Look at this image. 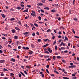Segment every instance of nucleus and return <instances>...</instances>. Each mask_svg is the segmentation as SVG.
I'll list each match as a JSON object with an SVG mask.
<instances>
[{
	"label": "nucleus",
	"mask_w": 79,
	"mask_h": 79,
	"mask_svg": "<svg viewBox=\"0 0 79 79\" xmlns=\"http://www.w3.org/2000/svg\"><path fill=\"white\" fill-rule=\"evenodd\" d=\"M47 50L49 52V53H52V50L50 49V48H47Z\"/></svg>",
	"instance_id": "obj_1"
},
{
	"label": "nucleus",
	"mask_w": 79,
	"mask_h": 79,
	"mask_svg": "<svg viewBox=\"0 0 79 79\" xmlns=\"http://www.w3.org/2000/svg\"><path fill=\"white\" fill-rule=\"evenodd\" d=\"M43 5H44V4L41 2H40L37 4V5H38V6H42Z\"/></svg>",
	"instance_id": "obj_2"
},
{
	"label": "nucleus",
	"mask_w": 79,
	"mask_h": 79,
	"mask_svg": "<svg viewBox=\"0 0 79 79\" xmlns=\"http://www.w3.org/2000/svg\"><path fill=\"white\" fill-rule=\"evenodd\" d=\"M10 61H13V62L15 63V59L12 58L11 59Z\"/></svg>",
	"instance_id": "obj_3"
},
{
	"label": "nucleus",
	"mask_w": 79,
	"mask_h": 79,
	"mask_svg": "<svg viewBox=\"0 0 79 79\" xmlns=\"http://www.w3.org/2000/svg\"><path fill=\"white\" fill-rule=\"evenodd\" d=\"M48 44H46L45 45L43 46H42V47L43 48H45V47H47V46H48Z\"/></svg>",
	"instance_id": "obj_4"
},
{
	"label": "nucleus",
	"mask_w": 79,
	"mask_h": 79,
	"mask_svg": "<svg viewBox=\"0 0 79 79\" xmlns=\"http://www.w3.org/2000/svg\"><path fill=\"white\" fill-rule=\"evenodd\" d=\"M5 60H0V63H4V62H5Z\"/></svg>",
	"instance_id": "obj_5"
},
{
	"label": "nucleus",
	"mask_w": 79,
	"mask_h": 79,
	"mask_svg": "<svg viewBox=\"0 0 79 79\" xmlns=\"http://www.w3.org/2000/svg\"><path fill=\"white\" fill-rule=\"evenodd\" d=\"M64 38H65L64 41H66V40H67V41L68 40V37H67L66 36H65Z\"/></svg>",
	"instance_id": "obj_6"
},
{
	"label": "nucleus",
	"mask_w": 79,
	"mask_h": 79,
	"mask_svg": "<svg viewBox=\"0 0 79 79\" xmlns=\"http://www.w3.org/2000/svg\"><path fill=\"white\" fill-rule=\"evenodd\" d=\"M14 39L15 40H17L18 39V36L15 35L14 36Z\"/></svg>",
	"instance_id": "obj_7"
},
{
	"label": "nucleus",
	"mask_w": 79,
	"mask_h": 79,
	"mask_svg": "<svg viewBox=\"0 0 79 79\" xmlns=\"http://www.w3.org/2000/svg\"><path fill=\"white\" fill-rule=\"evenodd\" d=\"M15 29L17 31H20V29L18 27H15Z\"/></svg>",
	"instance_id": "obj_8"
},
{
	"label": "nucleus",
	"mask_w": 79,
	"mask_h": 79,
	"mask_svg": "<svg viewBox=\"0 0 79 79\" xmlns=\"http://www.w3.org/2000/svg\"><path fill=\"white\" fill-rule=\"evenodd\" d=\"M28 53L29 55H32L33 53V52L32 51H30L28 52Z\"/></svg>",
	"instance_id": "obj_9"
},
{
	"label": "nucleus",
	"mask_w": 79,
	"mask_h": 79,
	"mask_svg": "<svg viewBox=\"0 0 79 79\" xmlns=\"http://www.w3.org/2000/svg\"><path fill=\"white\" fill-rule=\"evenodd\" d=\"M3 71L4 72H5V71H8V70H7V69H5V68H4Z\"/></svg>",
	"instance_id": "obj_10"
},
{
	"label": "nucleus",
	"mask_w": 79,
	"mask_h": 79,
	"mask_svg": "<svg viewBox=\"0 0 79 79\" xmlns=\"http://www.w3.org/2000/svg\"><path fill=\"white\" fill-rule=\"evenodd\" d=\"M1 15L3 18H5V15L4 14H2Z\"/></svg>",
	"instance_id": "obj_11"
},
{
	"label": "nucleus",
	"mask_w": 79,
	"mask_h": 79,
	"mask_svg": "<svg viewBox=\"0 0 79 79\" xmlns=\"http://www.w3.org/2000/svg\"><path fill=\"white\" fill-rule=\"evenodd\" d=\"M31 15L32 16H33V17H34V16H35V14H34L32 13H31Z\"/></svg>",
	"instance_id": "obj_12"
},
{
	"label": "nucleus",
	"mask_w": 79,
	"mask_h": 79,
	"mask_svg": "<svg viewBox=\"0 0 79 79\" xmlns=\"http://www.w3.org/2000/svg\"><path fill=\"white\" fill-rule=\"evenodd\" d=\"M44 9L45 10H49V9H50V8H49V7H44Z\"/></svg>",
	"instance_id": "obj_13"
},
{
	"label": "nucleus",
	"mask_w": 79,
	"mask_h": 79,
	"mask_svg": "<svg viewBox=\"0 0 79 79\" xmlns=\"http://www.w3.org/2000/svg\"><path fill=\"white\" fill-rule=\"evenodd\" d=\"M45 0H41V2L44 3H45Z\"/></svg>",
	"instance_id": "obj_14"
},
{
	"label": "nucleus",
	"mask_w": 79,
	"mask_h": 79,
	"mask_svg": "<svg viewBox=\"0 0 79 79\" xmlns=\"http://www.w3.org/2000/svg\"><path fill=\"white\" fill-rule=\"evenodd\" d=\"M20 73L21 74H22L23 76H25V75H24V74L23 73V72H21Z\"/></svg>",
	"instance_id": "obj_15"
},
{
	"label": "nucleus",
	"mask_w": 79,
	"mask_h": 79,
	"mask_svg": "<svg viewBox=\"0 0 79 79\" xmlns=\"http://www.w3.org/2000/svg\"><path fill=\"white\" fill-rule=\"evenodd\" d=\"M11 31H12V33H15V30L14 29L12 30Z\"/></svg>",
	"instance_id": "obj_16"
},
{
	"label": "nucleus",
	"mask_w": 79,
	"mask_h": 79,
	"mask_svg": "<svg viewBox=\"0 0 79 79\" xmlns=\"http://www.w3.org/2000/svg\"><path fill=\"white\" fill-rule=\"evenodd\" d=\"M43 40L44 42H47L48 40V39H44Z\"/></svg>",
	"instance_id": "obj_17"
},
{
	"label": "nucleus",
	"mask_w": 79,
	"mask_h": 79,
	"mask_svg": "<svg viewBox=\"0 0 79 79\" xmlns=\"http://www.w3.org/2000/svg\"><path fill=\"white\" fill-rule=\"evenodd\" d=\"M29 32H26L25 33H23V34L24 35H26V34H29Z\"/></svg>",
	"instance_id": "obj_18"
},
{
	"label": "nucleus",
	"mask_w": 79,
	"mask_h": 79,
	"mask_svg": "<svg viewBox=\"0 0 79 79\" xmlns=\"http://www.w3.org/2000/svg\"><path fill=\"white\" fill-rule=\"evenodd\" d=\"M16 9L17 10H20V9H21V7L19 6V7H17Z\"/></svg>",
	"instance_id": "obj_19"
},
{
	"label": "nucleus",
	"mask_w": 79,
	"mask_h": 79,
	"mask_svg": "<svg viewBox=\"0 0 79 79\" xmlns=\"http://www.w3.org/2000/svg\"><path fill=\"white\" fill-rule=\"evenodd\" d=\"M31 47L32 48H34V45L32 44H31Z\"/></svg>",
	"instance_id": "obj_20"
},
{
	"label": "nucleus",
	"mask_w": 79,
	"mask_h": 79,
	"mask_svg": "<svg viewBox=\"0 0 79 79\" xmlns=\"http://www.w3.org/2000/svg\"><path fill=\"white\" fill-rule=\"evenodd\" d=\"M62 63H66V61H65L64 60H62Z\"/></svg>",
	"instance_id": "obj_21"
},
{
	"label": "nucleus",
	"mask_w": 79,
	"mask_h": 79,
	"mask_svg": "<svg viewBox=\"0 0 79 79\" xmlns=\"http://www.w3.org/2000/svg\"><path fill=\"white\" fill-rule=\"evenodd\" d=\"M51 31V30H50V29H48L47 30L46 32H50Z\"/></svg>",
	"instance_id": "obj_22"
},
{
	"label": "nucleus",
	"mask_w": 79,
	"mask_h": 79,
	"mask_svg": "<svg viewBox=\"0 0 79 79\" xmlns=\"http://www.w3.org/2000/svg\"><path fill=\"white\" fill-rule=\"evenodd\" d=\"M54 73H56V74H59V73L57 72V71L56 70H54Z\"/></svg>",
	"instance_id": "obj_23"
},
{
	"label": "nucleus",
	"mask_w": 79,
	"mask_h": 79,
	"mask_svg": "<svg viewBox=\"0 0 79 79\" xmlns=\"http://www.w3.org/2000/svg\"><path fill=\"white\" fill-rule=\"evenodd\" d=\"M54 5H55V6H56L57 7H58V6H59L58 5V4H55Z\"/></svg>",
	"instance_id": "obj_24"
},
{
	"label": "nucleus",
	"mask_w": 79,
	"mask_h": 79,
	"mask_svg": "<svg viewBox=\"0 0 79 79\" xmlns=\"http://www.w3.org/2000/svg\"><path fill=\"white\" fill-rule=\"evenodd\" d=\"M15 18H12L10 19V21H14L15 20Z\"/></svg>",
	"instance_id": "obj_25"
},
{
	"label": "nucleus",
	"mask_w": 79,
	"mask_h": 79,
	"mask_svg": "<svg viewBox=\"0 0 79 79\" xmlns=\"http://www.w3.org/2000/svg\"><path fill=\"white\" fill-rule=\"evenodd\" d=\"M56 40H55L53 42V45H55V44H56Z\"/></svg>",
	"instance_id": "obj_26"
},
{
	"label": "nucleus",
	"mask_w": 79,
	"mask_h": 79,
	"mask_svg": "<svg viewBox=\"0 0 79 79\" xmlns=\"http://www.w3.org/2000/svg\"><path fill=\"white\" fill-rule=\"evenodd\" d=\"M34 25L36 27H38V25H37V24L36 23H35L34 24Z\"/></svg>",
	"instance_id": "obj_27"
},
{
	"label": "nucleus",
	"mask_w": 79,
	"mask_h": 79,
	"mask_svg": "<svg viewBox=\"0 0 79 79\" xmlns=\"http://www.w3.org/2000/svg\"><path fill=\"white\" fill-rule=\"evenodd\" d=\"M63 79H69V78L67 77H63Z\"/></svg>",
	"instance_id": "obj_28"
},
{
	"label": "nucleus",
	"mask_w": 79,
	"mask_h": 79,
	"mask_svg": "<svg viewBox=\"0 0 79 79\" xmlns=\"http://www.w3.org/2000/svg\"><path fill=\"white\" fill-rule=\"evenodd\" d=\"M61 58V57L60 56H57V58L58 59Z\"/></svg>",
	"instance_id": "obj_29"
},
{
	"label": "nucleus",
	"mask_w": 79,
	"mask_h": 79,
	"mask_svg": "<svg viewBox=\"0 0 79 79\" xmlns=\"http://www.w3.org/2000/svg\"><path fill=\"white\" fill-rule=\"evenodd\" d=\"M32 13L33 14H34V15H35V11L34 10H32Z\"/></svg>",
	"instance_id": "obj_30"
},
{
	"label": "nucleus",
	"mask_w": 79,
	"mask_h": 79,
	"mask_svg": "<svg viewBox=\"0 0 79 79\" xmlns=\"http://www.w3.org/2000/svg\"><path fill=\"white\" fill-rule=\"evenodd\" d=\"M44 53H47L48 54H49V52H48V51H45L44 52Z\"/></svg>",
	"instance_id": "obj_31"
},
{
	"label": "nucleus",
	"mask_w": 79,
	"mask_h": 79,
	"mask_svg": "<svg viewBox=\"0 0 79 79\" xmlns=\"http://www.w3.org/2000/svg\"><path fill=\"white\" fill-rule=\"evenodd\" d=\"M22 47L21 46H19L18 47V48L19 49H21V48Z\"/></svg>",
	"instance_id": "obj_32"
},
{
	"label": "nucleus",
	"mask_w": 79,
	"mask_h": 79,
	"mask_svg": "<svg viewBox=\"0 0 79 79\" xmlns=\"http://www.w3.org/2000/svg\"><path fill=\"white\" fill-rule=\"evenodd\" d=\"M46 71L47 73H48V74H49V72L48 71V69H46Z\"/></svg>",
	"instance_id": "obj_33"
},
{
	"label": "nucleus",
	"mask_w": 79,
	"mask_h": 79,
	"mask_svg": "<svg viewBox=\"0 0 79 79\" xmlns=\"http://www.w3.org/2000/svg\"><path fill=\"white\" fill-rule=\"evenodd\" d=\"M24 73L25 74H26L27 75V72L26 71V70L24 71Z\"/></svg>",
	"instance_id": "obj_34"
},
{
	"label": "nucleus",
	"mask_w": 79,
	"mask_h": 79,
	"mask_svg": "<svg viewBox=\"0 0 79 79\" xmlns=\"http://www.w3.org/2000/svg\"><path fill=\"white\" fill-rule=\"evenodd\" d=\"M73 19L74 20V21H77V18H74Z\"/></svg>",
	"instance_id": "obj_35"
},
{
	"label": "nucleus",
	"mask_w": 79,
	"mask_h": 79,
	"mask_svg": "<svg viewBox=\"0 0 79 79\" xmlns=\"http://www.w3.org/2000/svg\"><path fill=\"white\" fill-rule=\"evenodd\" d=\"M49 56H45L44 57L45 58H48L49 57Z\"/></svg>",
	"instance_id": "obj_36"
},
{
	"label": "nucleus",
	"mask_w": 79,
	"mask_h": 79,
	"mask_svg": "<svg viewBox=\"0 0 79 79\" xmlns=\"http://www.w3.org/2000/svg\"><path fill=\"white\" fill-rule=\"evenodd\" d=\"M32 30H35V27H33L32 28Z\"/></svg>",
	"instance_id": "obj_37"
},
{
	"label": "nucleus",
	"mask_w": 79,
	"mask_h": 79,
	"mask_svg": "<svg viewBox=\"0 0 79 79\" xmlns=\"http://www.w3.org/2000/svg\"><path fill=\"white\" fill-rule=\"evenodd\" d=\"M19 77H21V73H19Z\"/></svg>",
	"instance_id": "obj_38"
},
{
	"label": "nucleus",
	"mask_w": 79,
	"mask_h": 79,
	"mask_svg": "<svg viewBox=\"0 0 79 79\" xmlns=\"http://www.w3.org/2000/svg\"><path fill=\"white\" fill-rule=\"evenodd\" d=\"M50 60H51V59H50V58H48V59L46 60V61H50Z\"/></svg>",
	"instance_id": "obj_39"
},
{
	"label": "nucleus",
	"mask_w": 79,
	"mask_h": 79,
	"mask_svg": "<svg viewBox=\"0 0 79 79\" xmlns=\"http://www.w3.org/2000/svg\"><path fill=\"white\" fill-rule=\"evenodd\" d=\"M71 10H70L69 11V15H71Z\"/></svg>",
	"instance_id": "obj_40"
},
{
	"label": "nucleus",
	"mask_w": 79,
	"mask_h": 79,
	"mask_svg": "<svg viewBox=\"0 0 79 79\" xmlns=\"http://www.w3.org/2000/svg\"><path fill=\"white\" fill-rule=\"evenodd\" d=\"M72 32L74 34H75L76 33V32H75V31H74V30H73V29H72Z\"/></svg>",
	"instance_id": "obj_41"
},
{
	"label": "nucleus",
	"mask_w": 79,
	"mask_h": 79,
	"mask_svg": "<svg viewBox=\"0 0 79 79\" xmlns=\"http://www.w3.org/2000/svg\"><path fill=\"white\" fill-rule=\"evenodd\" d=\"M29 48L28 47H26L25 48V50H29Z\"/></svg>",
	"instance_id": "obj_42"
},
{
	"label": "nucleus",
	"mask_w": 79,
	"mask_h": 79,
	"mask_svg": "<svg viewBox=\"0 0 79 79\" xmlns=\"http://www.w3.org/2000/svg\"><path fill=\"white\" fill-rule=\"evenodd\" d=\"M26 67V68H28V69H30V67L28 65H27Z\"/></svg>",
	"instance_id": "obj_43"
},
{
	"label": "nucleus",
	"mask_w": 79,
	"mask_h": 79,
	"mask_svg": "<svg viewBox=\"0 0 79 79\" xmlns=\"http://www.w3.org/2000/svg\"><path fill=\"white\" fill-rule=\"evenodd\" d=\"M23 13L24 12H28V10H24L23 11Z\"/></svg>",
	"instance_id": "obj_44"
},
{
	"label": "nucleus",
	"mask_w": 79,
	"mask_h": 79,
	"mask_svg": "<svg viewBox=\"0 0 79 79\" xmlns=\"http://www.w3.org/2000/svg\"><path fill=\"white\" fill-rule=\"evenodd\" d=\"M46 68L47 69H48V68H49V65H46Z\"/></svg>",
	"instance_id": "obj_45"
},
{
	"label": "nucleus",
	"mask_w": 79,
	"mask_h": 79,
	"mask_svg": "<svg viewBox=\"0 0 79 79\" xmlns=\"http://www.w3.org/2000/svg\"><path fill=\"white\" fill-rule=\"evenodd\" d=\"M55 11V10H52L51 12H52L53 13H55L56 12Z\"/></svg>",
	"instance_id": "obj_46"
},
{
	"label": "nucleus",
	"mask_w": 79,
	"mask_h": 79,
	"mask_svg": "<svg viewBox=\"0 0 79 79\" xmlns=\"http://www.w3.org/2000/svg\"><path fill=\"white\" fill-rule=\"evenodd\" d=\"M38 19H39L40 20H41V17H40V16H39L38 17Z\"/></svg>",
	"instance_id": "obj_47"
},
{
	"label": "nucleus",
	"mask_w": 79,
	"mask_h": 79,
	"mask_svg": "<svg viewBox=\"0 0 79 79\" xmlns=\"http://www.w3.org/2000/svg\"><path fill=\"white\" fill-rule=\"evenodd\" d=\"M75 38H77V39H79V36H75Z\"/></svg>",
	"instance_id": "obj_48"
},
{
	"label": "nucleus",
	"mask_w": 79,
	"mask_h": 79,
	"mask_svg": "<svg viewBox=\"0 0 79 79\" xmlns=\"http://www.w3.org/2000/svg\"><path fill=\"white\" fill-rule=\"evenodd\" d=\"M32 35L33 36H35V33H33L32 34Z\"/></svg>",
	"instance_id": "obj_49"
},
{
	"label": "nucleus",
	"mask_w": 79,
	"mask_h": 79,
	"mask_svg": "<svg viewBox=\"0 0 79 79\" xmlns=\"http://www.w3.org/2000/svg\"><path fill=\"white\" fill-rule=\"evenodd\" d=\"M57 46H55V50H57Z\"/></svg>",
	"instance_id": "obj_50"
},
{
	"label": "nucleus",
	"mask_w": 79,
	"mask_h": 79,
	"mask_svg": "<svg viewBox=\"0 0 79 79\" xmlns=\"http://www.w3.org/2000/svg\"><path fill=\"white\" fill-rule=\"evenodd\" d=\"M56 58V56H53V60H55Z\"/></svg>",
	"instance_id": "obj_51"
},
{
	"label": "nucleus",
	"mask_w": 79,
	"mask_h": 79,
	"mask_svg": "<svg viewBox=\"0 0 79 79\" xmlns=\"http://www.w3.org/2000/svg\"><path fill=\"white\" fill-rule=\"evenodd\" d=\"M73 62L74 63V64H78L77 63V62H75L74 61Z\"/></svg>",
	"instance_id": "obj_52"
},
{
	"label": "nucleus",
	"mask_w": 79,
	"mask_h": 79,
	"mask_svg": "<svg viewBox=\"0 0 79 79\" xmlns=\"http://www.w3.org/2000/svg\"><path fill=\"white\" fill-rule=\"evenodd\" d=\"M27 7L28 8H31V5H27Z\"/></svg>",
	"instance_id": "obj_53"
},
{
	"label": "nucleus",
	"mask_w": 79,
	"mask_h": 79,
	"mask_svg": "<svg viewBox=\"0 0 79 79\" xmlns=\"http://www.w3.org/2000/svg\"><path fill=\"white\" fill-rule=\"evenodd\" d=\"M22 48H23V50H26V48H25V47H23Z\"/></svg>",
	"instance_id": "obj_54"
},
{
	"label": "nucleus",
	"mask_w": 79,
	"mask_h": 79,
	"mask_svg": "<svg viewBox=\"0 0 79 79\" xmlns=\"http://www.w3.org/2000/svg\"><path fill=\"white\" fill-rule=\"evenodd\" d=\"M10 76L11 75V76H13V75H14V74L11 73H10Z\"/></svg>",
	"instance_id": "obj_55"
},
{
	"label": "nucleus",
	"mask_w": 79,
	"mask_h": 79,
	"mask_svg": "<svg viewBox=\"0 0 79 79\" xmlns=\"http://www.w3.org/2000/svg\"><path fill=\"white\" fill-rule=\"evenodd\" d=\"M59 34V35H60V34H61V31H59V33H58Z\"/></svg>",
	"instance_id": "obj_56"
},
{
	"label": "nucleus",
	"mask_w": 79,
	"mask_h": 79,
	"mask_svg": "<svg viewBox=\"0 0 79 79\" xmlns=\"http://www.w3.org/2000/svg\"><path fill=\"white\" fill-rule=\"evenodd\" d=\"M38 42H41V40H40V39H39L38 40Z\"/></svg>",
	"instance_id": "obj_57"
},
{
	"label": "nucleus",
	"mask_w": 79,
	"mask_h": 79,
	"mask_svg": "<svg viewBox=\"0 0 79 79\" xmlns=\"http://www.w3.org/2000/svg\"><path fill=\"white\" fill-rule=\"evenodd\" d=\"M50 75L51 76H55V75H54V74H50Z\"/></svg>",
	"instance_id": "obj_58"
},
{
	"label": "nucleus",
	"mask_w": 79,
	"mask_h": 79,
	"mask_svg": "<svg viewBox=\"0 0 79 79\" xmlns=\"http://www.w3.org/2000/svg\"><path fill=\"white\" fill-rule=\"evenodd\" d=\"M64 48H65L64 47H61V49H62V50H64Z\"/></svg>",
	"instance_id": "obj_59"
},
{
	"label": "nucleus",
	"mask_w": 79,
	"mask_h": 79,
	"mask_svg": "<svg viewBox=\"0 0 79 79\" xmlns=\"http://www.w3.org/2000/svg\"><path fill=\"white\" fill-rule=\"evenodd\" d=\"M1 76H4V74L3 73H1Z\"/></svg>",
	"instance_id": "obj_60"
},
{
	"label": "nucleus",
	"mask_w": 79,
	"mask_h": 79,
	"mask_svg": "<svg viewBox=\"0 0 79 79\" xmlns=\"http://www.w3.org/2000/svg\"><path fill=\"white\" fill-rule=\"evenodd\" d=\"M44 21H48V20H47V19H44Z\"/></svg>",
	"instance_id": "obj_61"
},
{
	"label": "nucleus",
	"mask_w": 79,
	"mask_h": 79,
	"mask_svg": "<svg viewBox=\"0 0 79 79\" xmlns=\"http://www.w3.org/2000/svg\"><path fill=\"white\" fill-rule=\"evenodd\" d=\"M41 76L42 77H44V74H42Z\"/></svg>",
	"instance_id": "obj_62"
},
{
	"label": "nucleus",
	"mask_w": 79,
	"mask_h": 79,
	"mask_svg": "<svg viewBox=\"0 0 79 79\" xmlns=\"http://www.w3.org/2000/svg\"><path fill=\"white\" fill-rule=\"evenodd\" d=\"M23 61H24V62H25V61H27V60H26V59H23Z\"/></svg>",
	"instance_id": "obj_63"
},
{
	"label": "nucleus",
	"mask_w": 79,
	"mask_h": 79,
	"mask_svg": "<svg viewBox=\"0 0 79 79\" xmlns=\"http://www.w3.org/2000/svg\"><path fill=\"white\" fill-rule=\"evenodd\" d=\"M72 76H76V75H75V74H72Z\"/></svg>",
	"instance_id": "obj_64"
}]
</instances>
